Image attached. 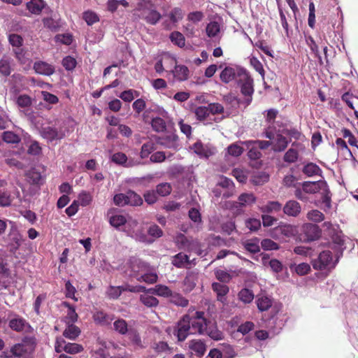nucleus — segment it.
Here are the masks:
<instances>
[{
	"instance_id": "1",
	"label": "nucleus",
	"mask_w": 358,
	"mask_h": 358,
	"mask_svg": "<svg viewBox=\"0 0 358 358\" xmlns=\"http://www.w3.org/2000/svg\"><path fill=\"white\" fill-rule=\"evenodd\" d=\"M110 224L117 229L124 226L123 231L136 241L144 242L146 240L145 235L141 231V227L136 220H127L124 215L116 214L110 217Z\"/></svg>"
},
{
	"instance_id": "2",
	"label": "nucleus",
	"mask_w": 358,
	"mask_h": 358,
	"mask_svg": "<svg viewBox=\"0 0 358 358\" xmlns=\"http://www.w3.org/2000/svg\"><path fill=\"white\" fill-rule=\"evenodd\" d=\"M133 276L139 282L153 284L157 281V275L152 272L148 264L140 259H135L131 263Z\"/></svg>"
},
{
	"instance_id": "3",
	"label": "nucleus",
	"mask_w": 358,
	"mask_h": 358,
	"mask_svg": "<svg viewBox=\"0 0 358 358\" xmlns=\"http://www.w3.org/2000/svg\"><path fill=\"white\" fill-rule=\"evenodd\" d=\"M185 317H188L192 334L204 335L205 327L207 325L208 320L205 318L203 311H191L189 310L188 314L185 315Z\"/></svg>"
},
{
	"instance_id": "4",
	"label": "nucleus",
	"mask_w": 358,
	"mask_h": 358,
	"mask_svg": "<svg viewBox=\"0 0 358 358\" xmlns=\"http://www.w3.org/2000/svg\"><path fill=\"white\" fill-rule=\"evenodd\" d=\"M34 340L31 338H26L21 343L13 345L10 348V352L17 358H26L34 350Z\"/></svg>"
},
{
	"instance_id": "5",
	"label": "nucleus",
	"mask_w": 358,
	"mask_h": 358,
	"mask_svg": "<svg viewBox=\"0 0 358 358\" xmlns=\"http://www.w3.org/2000/svg\"><path fill=\"white\" fill-rule=\"evenodd\" d=\"M338 259L333 260L331 252L325 250L320 253L316 259H313L312 265L315 270H330L334 268Z\"/></svg>"
},
{
	"instance_id": "6",
	"label": "nucleus",
	"mask_w": 358,
	"mask_h": 358,
	"mask_svg": "<svg viewBox=\"0 0 358 358\" xmlns=\"http://www.w3.org/2000/svg\"><path fill=\"white\" fill-rule=\"evenodd\" d=\"M265 136L271 141L273 145V150L275 152H281L284 150L287 145L288 141L287 138L283 136L282 134L275 133L273 129H271V127H268L265 131Z\"/></svg>"
},
{
	"instance_id": "7",
	"label": "nucleus",
	"mask_w": 358,
	"mask_h": 358,
	"mask_svg": "<svg viewBox=\"0 0 358 358\" xmlns=\"http://www.w3.org/2000/svg\"><path fill=\"white\" fill-rule=\"evenodd\" d=\"M237 82L241 86L242 94L246 96L245 101L247 103L249 104L252 101V95L254 92L252 78L245 70Z\"/></svg>"
},
{
	"instance_id": "8",
	"label": "nucleus",
	"mask_w": 358,
	"mask_h": 358,
	"mask_svg": "<svg viewBox=\"0 0 358 358\" xmlns=\"http://www.w3.org/2000/svg\"><path fill=\"white\" fill-rule=\"evenodd\" d=\"M55 348L57 352L59 353L64 351L71 355L79 353L83 350V348L81 345L74 343H66L62 337L57 338Z\"/></svg>"
},
{
	"instance_id": "9",
	"label": "nucleus",
	"mask_w": 358,
	"mask_h": 358,
	"mask_svg": "<svg viewBox=\"0 0 358 358\" xmlns=\"http://www.w3.org/2000/svg\"><path fill=\"white\" fill-rule=\"evenodd\" d=\"M244 71V69L236 66H227L220 73V78L224 83H229L234 80L238 81Z\"/></svg>"
},
{
	"instance_id": "10",
	"label": "nucleus",
	"mask_w": 358,
	"mask_h": 358,
	"mask_svg": "<svg viewBox=\"0 0 358 358\" xmlns=\"http://www.w3.org/2000/svg\"><path fill=\"white\" fill-rule=\"evenodd\" d=\"M303 191L308 194L320 193L325 194L328 192V185L324 180H318L315 182H304L302 185Z\"/></svg>"
},
{
	"instance_id": "11",
	"label": "nucleus",
	"mask_w": 358,
	"mask_h": 358,
	"mask_svg": "<svg viewBox=\"0 0 358 358\" xmlns=\"http://www.w3.org/2000/svg\"><path fill=\"white\" fill-rule=\"evenodd\" d=\"M173 334L179 341H185L189 335L192 334L188 322V317H185V315L182 317V318L178 322Z\"/></svg>"
},
{
	"instance_id": "12",
	"label": "nucleus",
	"mask_w": 358,
	"mask_h": 358,
	"mask_svg": "<svg viewBox=\"0 0 358 358\" xmlns=\"http://www.w3.org/2000/svg\"><path fill=\"white\" fill-rule=\"evenodd\" d=\"M8 327L17 332H22L30 328L29 324L25 319L15 314L9 315Z\"/></svg>"
},
{
	"instance_id": "13",
	"label": "nucleus",
	"mask_w": 358,
	"mask_h": 358,
	"mask_svg": "<svg viewBox=\"0 0 358 358\" xmlns=\"http://www.w3.org/2000/svg\"><path fill=\"white\" fill-rule=\"evenodd\" d=\"M22 237L18 230L12 227L8 234V248L11 252L15 253L22 244Z\"/></svg>"
},
{
	"instance_id": "14",
	"label": "nucleus",
	"mask_w": 358,
	"mask_h": 358,
	"mask_svg": "<svg viewBox=\"0 0 358 358\" xmlns=\"http://www.w3.org/2000/svg\"><path fill=\"white\" fill-rule=\"evenodd\" d=\"M191 149L198 155L203 157H208L215 152V148L210 145H203L197 141L192 145Z\"/></svg>"
},
{
	"instance_id": "15",
	"label": "nucleus",
	"mask_w": 358,
	"mask_h": 358,
	"mask_svg": "<svg viewBox=\"0 0 358 358\" xmlns=\"http://www.w3.org/2000/svg\"><path fill=\"white\" fill-rule=\"evenodd\" d=\"M40 133L43 138L49 141L61 139L65 135L63 131H58L56 128L52 127H45L42 128Z\"/></svg>"
},
{
	"instance_id": "16",
	"label": "nucleus",
	"mask_w": 358,
	"mask_h": 358,
	"mask_svg": "<svg viewBox=\"0 0 358 358\" xmlns=\"http://www.w3.org/2000/svg\"><path fill=\"white\" fill-rule=\"evenodd\" d=\"M275 234H281L284 237L290 238L296 236L298 234V229L296 226L281 224L274 229Z\"/></svg>"
},
{
	"instance_id": "17",
	"label": "nucleus",
	"mask_w": 358,
	"mask_h": 358,
	"mask_svg": "<svg viewBox=\"0 0 358 358\" xmlns=\"http://www.w3.org/2000/svg\"><path fill=\"white\" fill-rule=\"evenodd\" d=\"M205 334L215 341H220L224 338L223 333L217 329L215 322L207 320V325L205 327Z\"/></svg>"
},
{
	"instance_id": "18",
	"label": "nucleus",
	"mask_w": 358,
	"mask_h": 358,
	"mask_svg": "<svg viewBox=\"0 0 358 358\" xmlns=\"http://www.w3.org/2000/svg\"><path fill=\"white\" fill-rule=\"evenodd\" d=\"M301 210V205L294 200L288 201L283 207V212L288 216L296 217Z\"/></svg>"
},
{
	"instance_id": "19",
	"label": "nucleus",
	"mask_w": 358,
	"mask_h": 358,
	"mask_svg": "<svg viewBox=\"0 0 358 358\" xmlns=\"http://www.w3.org/2000/svg\"><path fill=\"white\" fill-rule=\"evenodd\" d=\"M142 292L143 293L140 296V301L142 303L149 308L156 307L158 306V299L153 296L154 294H152V293L149 292V289L145 288V290Z\"/></svg>"
},
{
	"instance_id": "20",
	"label": "nucleus",
	"mask_w": 358,
	"mask_h": 358,
	"mask_svg": "<svg viewBox=\"0 0 358 358\" xmlns=\"http://www.w3.org/2000/svg\"><path fill=\"white\" fill-rule=\"evenodd\" d=\"M95 323L101 326H108L114 320L113 315L108 314L103 311H97L93 315Z\"/></svg>"
},
{
	"instance_id": "21",
	"label": "nucleus",
	"mask_w": 358,
	"mask_h": 358,
	"mask_svg": "<svg viewBox=\"0 0 358 358\" xmlns=\"http://www.w3.org/2000/svg\"><path fill=\"white\" fill-rule=\"evenodd\" d=\"M34 69L36 73L44 76H50L54 73V67L45 62H37L34 65Z\"/></svg>"
},
{
	"instance_id": "22",
	"label": "nucleus",
	"mask_w": 358,
	"mask_h": 358,
	"mask_svg": "<svg viewBox=\"0 0 358 358\" xmlns=\"http://www.w3.org/2000/svg\"><path fill=\"white\" fill-rule=\"evenodd\" d=\"M171 72L178 81L187 80L189 73L188 68L184 65H176L174 69Z\"/></svg>"
},
{
	"instance_id": "23",
	"label": "nucleus",
	"mask_w": 358,
	"mask_h": 358,
	"mask_svg": "<svg viewBox=\"0 0 358 358\" xmlns=\"http://www.w3.org/2000/svg\"><path fill=\"white\" fill-rule=\"evenodd\" d=\"M142 17L146 20L148 23L155 24L161 19V14L156 10H143L141 12Z\"/></svg>"
},
{
	"instance_id": "24",
	"label": "nucleus",
	"mask_w": 358,
	"mask_h": 358,
	"mask_svg": "<svg viewBox=\"0 0 358 358\" xmlns=\"http://www.w3.org/2000/svg\"><path fill=\"white\" fill-rule=\"evenodd\" d=\"M26 6L31 14L39 15L45 6V3L43 0H29Z\"/></svg>"
},
{
	"instance_id": "25",
	"label": "nucleus",
	"mask_w": 358,
	"mask_h": 358,
	"mask_svg": "<svg viewBox=\"0 0 358 358\" xmlns=\"http://www.w3.org/2000/svg\"><path fill=\"white\" fill-rule=\"evenodd\" d=\"M184 15V10L181 8L175 7L169 13L165 14V16L169 19L172 24H176L183 19Z\"/></svg>"
},
{
	"instance_id": "26",
	"label": "nucleus",
	"mask_w": 358,
	"mask_h": 358,
	"mask_svg": "<svg viewBox=\"0 0 358 358\" xmlns=\"http://www.w3.org/2000/svg\"><path fill=\"white\" fill-rule=\"evenodd\" d=\"M256 303L259 311L268 310L272 306V299L264 294H259L256 298Z\"/></svg>"
},
{
	"instance_id": "27",
	"label": "nucleus",
	"mask_w": 358,
	"mask_h": 358,
	"mask_svg": "<svg viewBox=\"0 0 358 358\" xmlns=\"http://www.w3.org/2000/svg\"><path fill=\"white\" fill-rule=\"evenodd\" d=\"M302 172L308 177H313L315 176H322V171L316 164L309 162L303 166Z\"/></svg>"
},
{
	"instance_id": "28",
	"label": "nucleus",
	"mask_w": 358,
	"mask_h": 358,
	"mask_svg": "<svg viewBox=\"0 0 358 358\" xmlns=\"http://www.w3.org/2000/svg\"><path fill=\"white\" fill-rule=\"evenodd\" d=\"M303 231L310 240H314L320 236L319 227L313 224L306 223L303 225Z\"/></svg>"
},
{
	"instance_id": "29",
	"label": "nucleus",
	"mask_w": 358,
	"mask_h": 358,
	"mask_svg": "<svg viewBox=\"0 0 358 358\" xmlns=\"http://www.w3.org/2000/svg\"><path fill=\"white\" fill-rule=\"evenodd\" d=\"M189 348L199 357L203 356L206 350V344L201 340L190 341L189 342Z\"/></svg>"
},
{
	"instance_id": "30",
	"label": "nucleus",
	"mask_w": 358,
	"mask_h": 358,
	"mask_svg": "<svg viewBox=\"0 0 358 358\" xmlns=\"http://www.w3.org/2000/svg\"><path fill=\"white\" fill-rule=\"evenodd\" d=\"M197 275L193 272L188 273L183 281V291L191 292L196 285Z\"/></svg>"
},
{
	"instance_id": "31",
	"label": "nucleus",
	"mask_w": 358,
	"mask_h": 358,
	"mask_svg": "<svg viewBox=\"0 0 358 358\" xmlns=\"http://www.w3.org/2000/svg\"><path fill=\"white\" fill-rule=\"evenodd\" d=\"M159 143L167 148H177L178 136L175 134H169L159 139Z\"/></svg>"
},
{
	"instance_id": "32",
	"label": "nucleus",
	"mask_w": 358,
	"mask_h": 358,
	"mask_svg": "<svg viewBox=\"0 0 358 358\" xmlns=\"http://www.w3.org/2000/svg\"><path fill=\"white\" fill-rule=\"evenodd\" d=\"M255 201L256 197L253 194L243 193L238 196L237 203L240 207H246L253 204Z\"/></svg>"
},
{
	"instance_id": "33",
	"label": "nucleus",
	"mask_w": 358,
	"mask_h": 358,
	"mask_svg": "<svg viewBox=\"0 0 358 358\" xmlns=\"http://www.w3.org/2000/svg\"><path fill=\"white\" fill-rule=\"evenodd\" d=\"M111 160L120 165H124L127 167L132 166L135 164L131 161H129L127 155L123 152H117L111 156Z\"/></svg>"
},
{
	"instance_id": "34",
	"label": "nucleus",
	"mask_w": 358,
	"mask_h": 358,
	"mask_svg": "<svg viewBox=\"0 0 358 358\" xmlns=\"http://www.w3.org/2000/svg\"><path fill=\"white\" fill-rule=\"evenodd\" d=\"M149 292L152 294L163 297H169L172 296L171 290L165 285H157L155 287L150 288Z\"/></svg>"
},
{
	"instance_id": "35",
	"label": "nucleus",
	"mask_w": 358,
	"mask_h": 358,
	"mask_svg": "<svg viewBox=\"0 0 358 358\" xmlns=\"http://www.w3.org/2000/svg\"><path fill=\"white\" fill-rule=\"evenodd\" d=\"M206 32L209 38H214L217 36L220 32V23L216 21L210 22L206 26Z\"/></svg>"
},
{
	"instance_id": "36",
	"label": "nucleus",
	"mask_w": 358,
	"mask_h": 358,
	"mask_svg": "<svg viewBox=\"0 0 358 358\" xmlns=\"http://www.w3.org/2000/svg\"><path fill=\"white\" fill-rule=\"evenodd\" d=\"M68 326L63 332V336L70 340H75L80 334L79 328L73 324H67Z\"/></svg>"
},
{
	"instance_id": "37",
	"label": "nucleus",
	"mask_w": 358,
	"mask_h": 358,
	"mask_svg": "<svg viewBox=\"0 0 358 358\" xmlns=\"http://www.w3.org/2000/svg\"><path fill=\"white\" fill-rule=\"evenodd\" d=\"M189 262V257L182 252L175 255L172 260V264L178 268L185 267Z\"/></svg>"
},
{
	"instance_id": "38",
	"label": "nucleus",
	"mask_w": 358,
	"mask_h": 358,
	"mask_svg": "<svg viewBox=\"0 0 358 358\" xmlns=\"http://www.w3.org/2000/svg\"><path fill=\"white\" fill-rule=\"evenodd\" d=\"M212 287L213 291L217 293L219 301H222L224 296L229 292V288L227 285L219 282H213Z\"/></svg>"
},
{
	"instance_id": "39",
	"label": "nucleus",
	"mask_w": 358,
	"mask_h": 358,
	"mask_svg": "<svg viewBox=\"0 0 358 358\" xmlns=\"http://www.w3.org/2000/svg\"><path fill=\"white\" fill-rule=\"evenodd\" d=\"M129 339L131 341L133 345L136 348H143L144 345L139 334L133 329H130L128 331Z\"/></svg>"
},
{
	"instance_id": "40",
	"label": "nucleus",
	"mask_w": 358,
	"mask_h": 358,
	"mask_svg": "<svg viewBox=\"0 0 358 358\" xmlns=\"http://www.w3.org/2000/svg\"><path fill=\"white\" fill-rule=\"evenodd\" d=\"M171 41L176 45L182 48L185 45V38L183 34L179 31H173L170 35Z\"/></svg>"
},
{
	"instance_id": "41",
	"label": "nucleus",
	"mask_w": 358,
	"mask_h": 358,
	"mask_svg": "<svg viewBox=\"0 0 358 358\" xmlns=\"http://www.w3.org/2000/svg\"><path fill=\"white\" fill-rule=\"evenodd\" d=\"M127 204L131 206H139L143 203L141 197L133 191H129L127 193Z\"/></svg>"
},
{
	"instance_id": "42",
	"label": "nucleus",
	"mask_w": 358,
	"mask_h": 358,
	"mask_svg": "<svg viewBox=\"0 0 358 358\" xmlns=\"http://www.w3.org/2000/svg\"><path fill=\"white\" fill-rule=\"evenodd\" d=\"M92 201V194L86 191H82L78 197V200L76 201L78 205L82 206H87L91 203Z\"/></svg>"
},
{
	"instance_id": "43",
	"label": "nucleus",
	"mask_w": 358,
	"mask_h": 358,
	"mask_svg": "<svg viewBox=\"0 0 358 358\" xmlns=\"http://www.w3.org/2000/svg\"><path fill=\"white\" fill-rule=\"evenodd\" d=\"M64 306L68 308L67 315L66 316V324H73L78 320V315L76 313L75 308L66 302L64 303Z\"/></svg>"
},
{
	"instance_id": "44",
	"label": "nucleus",
	"mask_w": 358,
	"mask_h": 358,
	"mask_svg": "<svg viewBox=\"0 0 358 358\" xmlns=\"http://www.w3.org/2000/svg\"><path fill=\"white\" fill-rule=\"evenodd\" d=\"M205 15L204 13L201 11L196 10L189 12L187 15V20L192 24H198L201 22Z\"/></svg>"
},
{
	"instance_id": "45",
	"label": "nucleus",
	"mask_w": 358,
	"mask_h": 358,
	"mask_svg": "<svg viewBox=\"0 0 358 358\" xmlns=\"http://www.w3.org/2000/svg\"><path fill=\"white\" fill-rule=\"evenodd\" d=\"M13 198L10 193L4 189H0V206L7 207L11 205Z\"/></svg>"
},
{
	"instance_id": "46",
	"label": "nucleus",
	"mask_w": 358,
	"mask_h": 358,
	"mask_svg": "<svg viewBox=\"0 0 358 358\" xmlns=\"http://www.w3.org/2000/svg\"><path fill=\"white\" fill-rule=\"evenodd\" d=\"M151 125L152 129L157 132H163L166 128L165 121L159 117L153 118L152 120Z\"/></svg>"
},
{
	"instance_id": "47",
	"label": "nucleus",
	"mask_w": 358,
	"mask_h": 358,
	"mask_svg": "<svg viewBox=\"0 0 358 358\" xmlns=\"http://www.w3.org/2000/svg\"><path fill=\"white\" fill-rule=\"evenodd\" d=\"M238 299L245 303H249L254 299V294L249 289H242L238 293Z\"/></svg>"
},
{
	"instance_id": "48",
	"label": "nucleus",
	"mask_w": 358,
	"mask_h": 358,
	"mask_svg": "<svg viewBox=\"0 0 358 358\" xmlns=\"http://www.w3.org/2000/svg\"><path fill=\"white\" fill-rule=\"evenodd\" d=\"M26 176L28 181L32 184H39L41 180V173L36 169H30Z\"/></svg>"
},
{
	"instance_id": "49",
	"label": "nucleus",
	"mask_w": 358,
	"mask_h": 358,
	"mask_svg": "<svg viewBox=\"0 0 358 358\" xmlns=\"http://www.w3.org/2000/svg\"><path fill=\"white\" fill-rule=\"evenodd\" d=\"M282 206L278 201H270L265 206L261 208L263 213H273L278 212L281 210Z\"/></svg>"
},
{
	"instance_id": "50",
	"label": "nucleus",
	"mask_w": 358,
	"mask_h": 358,
	"mask_svg": "<svg viewBox=\"0 0 358 358\" xmlns=\"http://www.w3.org/2000/svg\"><path fill=\"white\" fill-rule=\"evenodd\" d=\"M291 268L294 269V271L299 275H303L308 273L310 271V266L307 263H301L299 264H292Z\"/></svg>"
},
{
	"instance_id": "51",
	"label": "nucleus",
	"mask_w": 358,
	"mask_h": 358,
	"mask_svg": "<svg viewBox=\"0 0 358 358\" xmlns=\"http://www.w3.org/2000/svg\"><path fill=\"white\" fill-rule=\"evenodd\" d=\"M268 180V175L264 172H258L255 173L251 179L253 184L261 185Z\"/></svg>"
},
{
	"instance_id": "52",
	"label": "nucleus",
	"mask_w": 358,
	"mask_h": 358,
	"mask_svg": "<svg viewBox=\"0 0 358 358\" xmlns=\"http://www.w3.org/2000/svg\"><path fill=\"white\" fill-rule=\"evenodd\" d=\"M176 242L180 249L184 250H192V243L190 241L183 235L179 234L176 239Z\"/></svg>"
},
{
	"instance_id": "53",
	"label": "nucleus",
	"mask_w": 358,
	"mask_h": 358,
	"mask_svg": "<svg viewBox=\"0 0 358 358\" xmlns=\"http://www.w3.org/2000/svg\"><path fill=\"white\" fill-rule=\"evenodd\" d=\"M245 248L251 253L259 252L260 251L259 240L257 238H254L248 241L245 243Z\"/></svg>"
},
{
	"instance_id": "54",
	"label": "nucleus",
	"mask_w": 358,
	"mask_h": 358,
	"mask_svg": "<svg viewBox=\"0 0 358 358\" xmlns=\"http://www.w3.org/2000/svg\"><path fill=\"white\" fill-rule=\"evenodd\" d=\"M2 138L7 143H17L20 141V137L13 131H4Z\"/></svg>"
},
{
	"instance_id": "55",
	"label": "nucleus",
	"mask_w": 358,
	"mask_h": 358,
	"mask_svg": "<svg viewBox=\"0 0 358 358\" xmlns=\"http://www.w3.org/2000/svg\"><path fill=\"white\" fill-rule=\"evenodd\" d=\"M114 329L121 334H125L129 330H128L127 324L125 320L122 319H118L113 323Z\"/></svg>"
},
{
	"instance_id": "56",
	"label": "nucleus",
	"mask_w": 358,
	"mask_h": 358,
	"mask_svg": "<svg viewBox=\"0 0 358 358\" xmlns=\"http://www.w3.org/2000/svg\"><path fill=\"white\" fill-rule=\"evenodd\" d=\"M155 144L152 141L144 143L141 147L140 156L142 159H145L149 156V155L155 150Z\"/></svg>"
},
{
	"instance_id": "57",
	"label": "nucleus",
	"mask_w": 358,
	"mask_h": 358,
	"mask_svg": "<svg viewBox=\"0 0 358 358\" xmlns=\"http://www.w3.org/2000/svg\"><path fill=\"white\" fill-rule=\"evenodd\" d=\"M194 114L196 117V119L200 121L206 120V118L210 115L207 106L196 107L194 110Z\"/></svg>"
},
{
	"instance_id": "58",
	"label": "nucleus",
	"mask_w": 358,
	"mask_h": 358,
	"mask_svg": "<svg viewBox=\"0 0 358 358\" xmlns=\"http://www.w3.org/2000/svg\"><path fill=\"white\" fill-rule=\"evenodd\" d=\"M84 20L88 25H92L99 20V16L92 10H87L83 13Z\"/></svg>"
},
{
	"instance_id": "59",
	"label": "nucleus",
	"mask_w": 358,
	"mask_h": 358,
	"mask_svg": "<svg viewBox=\"0 0 358 358\" xmlns=\"http://www.w3.org/2000/svg\"><path fill=\"white\" fill-rule=\"evenodd\" d=\"M122 292V286H110L106 290V295L108 298L115 299H117Z\"/></svg>"
},
{
	"instance_id": "60",
	"label": "nucleus",
	"mask_w": 358,
	"mask_h": 358,
	"mask_svg": "<svg viewBox=\"0 0 358 358\" xmlns=\"http://www.w3.org/2000/svg\"><path fill=\"white\" fill-rule=\"evenodd\" d=\"M307 218L313 222H320L324 220V216L318 210H311L307 213Z\"/></svg>"
},
{
	"instance_id": "61",
	"label": "nucleus",
	"mask_w": 358,
	"mask_h": 358,
	"mask_svg": "<svg viewBox=\"0 0 358 358\" xmlns=\"http://www.w3.org/2000/svg\"><path fill=\"white\" fill-rule=\"evenodd\" d=\"M241 141H240L238 143L231 144L228 147L227 150L230 155L234 157H238L243 153V148L240 145V144H241Z\"/></svg>"
},
{
	"instance_id": "62",
	"label": "nucleus",
	"mask_w": 358,
	"mask_h": 358,
	"mask_svg": "<svg viewBox=\"0 0 358 358\" xmlns=\"http://www.w3.org/2000/svg\"><path fill=\"white\" fill-rule=\"evenodd\" d=\"M299 153L296 149L289 148L284 155V160L288 163H293L298 159Z\"/></svg>"
},
{
	"instance_id": "63",
	"label": "nucleus",
	"mask_w": 358,
	"mask_h": 358,
	"mask_svg": "<svg viewBox=\"0 0 358 358\" xmlns=\"http://www.w3.org/2000/svg\"><path fill=\"white\" fill-rule=\"evenodd\" d=\"M156 191L159 195L165 196L171 193V187L168 182L161 183L157 186Z\"/></svg>"
},
{
	"instance_id": "64",
	"label": "nucleus",
	"mask_w": 358,
	"mask_h": 358,
	"mask_svg": "<svg viewBox=\"0 0 358 358\" xmlns=\"http://www.w3.org/2000/svg\"><path fill=\"white\" fill-rule=\"evenodd\" d=\"M17 106L20 108H26L31 104V99L28 95H20L15 101Z\"/></svg>"
}]
</instances>
